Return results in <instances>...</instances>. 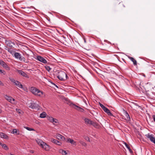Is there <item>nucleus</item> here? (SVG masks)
Here are the masks:
<instances>
[{
  "label": "nucleus",
  "mask_w": 155,
  "mask_h": 155,
  "mask_svg": "<svg viewBox=\"0 0 155 155\" xmlns=\"http://www.w3.org/2000/svg\"><path fill=\"white\" fill-rule=\"evenodd\" d=\"M30 90L31 93L35 95L41 97H44L45 94L42 91L34 87H31Z\"/></svg>",
  "instance_id": "obj_1"
},
{
  "label": "nucleus",
  "mask_w": 155,
  "mask_h": 155,
  "mask_svg": "<svg viewBox=\"0 0 155 155\" xmlns=\"http://www.w3.org/2000/svg\"><path fill=\"white\" fill-rule=\"evenodd\" d=\"M36 141L38 145L46 151H48L51 149L50 147L46 143L43 142L41 140L37 139Z\"/></svg>",
  "instance_id": "obj_2"
},
{
  "label": "nucleus",
  "mask_w": 155,
  "mask_h": 155,
  "mask_svg": "<svg viewBox=\"0 0 155 155\" xmlns=\"http://www.w3.org/2000/svg\"><path fill=\"white\" fill-rule=\"evenodd\" d=\"M57 78L58 79L62 81H65L67 79L68 76L66 73L63 71H60L58 72L57 75Z\"/></svg>",
  "instance_id": "obj_3"
},
{
  "label": "nucleus",
  "mask_w": 155,
  "mask_h": 155,
  "mask_svg": "<svg viewBox=\"0 0 155 155\" xmlns=\"http://www.w3.org/2000/svg\"><path fill=\"white\" fill-rule=\"evenodd\" d=\"M28 107L33 109L38 110L39 108V104L37 103L36 101L35 102H32L29 104Z\"/></svg>",
  "instance_id": "obj_4"
},
{
  "label": "nucleus",
  "mask_w": 155,
  "mask_h": 155,
  "mask_svg": "<svg viewBox=\"0 0 155 155\" xmlns=\"http://www.w3.org/2000/svg\"><path fill=\"white\" fill-rule=\"evenodd\" d=\"M5 97L7 100L12 104H16V102L15 101V100L11 97L6 95Z\"/></svg>",
  "instance_id": "obj_5"
},
{
  "label": "nucleus",
  "mask_w": 155,
  "mask_h": 155,
  "mask_svg": "<svg viewBox=\"0 0 155 155\" xmlns=\"http://www.w3.org/2000/svg\"><path fill=\"white\" fill-rule=\"evenodd\" d=\"M14 56L17 59H19L21 61H24L25 58L22 56H21V54L18 52H15L14 54Z\"/></svg>",
  "instance_id": "obj_6"
},
{
  "label": "nucleus",
  "mask_w": 155,
  "mask_h": 155,
  "mask_svg": "<svg viewBox=\"0 0 155 155\" xmlns=\"http://www.w3.org/2000/svg\"><path fill=\"white\" fill-rule=\"evenodd\" d=\"M48 119L50 122L52 123L54 125H58L59 124L58 120L52 117H49Z\"/></svg>",
  "instance_id": "obj_7"
},
{
  "label": "nucleus",
  "mask_w": 155,
  "mask_h": 155,
  "mask_svg": "<svg viewBox=\"0 0 155 155\" xmlns=\"http://www.w3.org/2000/svg\"><path fill=\"white\" fill-rule=\"evenodd\" d=\"M36 59L45 64H47L48 62L46 59L42 56L40 55L37 56Z\"/></svg>",
  "instance_id": "obj_8"
},
{
  "label": "nucleus",
  "mask_w": 155,
  "mask_h": 155,
  "mask_svg": "<svg viewBox=\"0 0 155 155\" xmlns=\"http://www.w3.org/2000/svg\"><path fill=\"white\" fill-rule=\"evenodd\" d=\"M70 105L71 107H72L73 108H74L76 110H77L78 111H80L81 112H83L84 110L83 109L81 108V107L74 104L71 103L70 104Z\"/></svg>",
  "instance_id": "obj_9"
},
{
  "label": "nucleus",
  "mask_w": 155,
  "mask_h": 155,
  "mask_svg": "<svg viewBox=\"0 0 155 155\" xmlns=\"http://www.w3.org/2000/svg\"><path fill=\"white\" fill-rule=\"evenodd\" d=\"M0 65L7 70H9L10 68L8 65L2 60H0Z\"/></svg>",
  "instance_id": "obj_10"
},
{
  "label": "nucleus",
  "mask_w": 155,
  "mask_h": 155,
  "mask_svg": "<svg viewBox=\"0 0 155 155\" xmlns=\"http://www.w3.org/2000/svg\"><path fill=\"white\" fill-rule=\"evenodd\" d=\"M18 72V73L22 76L23 77H25L26 78H28V75L23 71L21 70H17Z\"/></svg>",
  "instance_id": "obj_11"
},
{
  "label": "nucleus",
  "mask_w": 155,
  "mask_h": 155,
  "mask_svg": "<svg viewBox=\"0 0 155 155\" xmlns=\"http://www.w3.org/2000/svg\"><path fill=\"white\" fill-rule=\"evenodd\" d=\"M56 138L59 140H65V138L60 134H57L56 135Z\"/></svg>",
  "instance_id": "obj_12"
},
{
  "label": "nucleus",
  "mask_w": 155,
  "mask_h": 155,
  "mask_svg": "<svg viewBox=\"0 0 155 155\" xmlns=\"http://www.w3.org/2000/svg\"><path fill=\"white\" fill-rule=\"evenodd\" d=\"M14 84L19 88L23 89L24 90H25L24 88H23L22 85L21 84L20 82L17 81Z\"/></svg>",
  "instance_id": "obj_13"
},
{
  "label": "nucleus",
  "mask_w": 155,
  "mask_h": 155,
  "mask_svg": "<svg viewBox=\"0 0 155 155\" xmlns=\"http://www.w3.org/2000/svg\"><path fill=\"white\" fill-rule=\"evenodd\" d=\"M66 142L67 143H70L72 145H74L75 146L76 145V142L75 141H74L73 140L71 139V138H68L66 140Z\"/></svg>",
  "instance_id": "obj_14"
},
{
  "label": "nucleus",
  "mask_w": 155,
  "mask_h": 155,
  "mask_svg": "<svg viewBox=\"0 0 155 155\" xmlns=\"http://www.w3.org/2000/svg\"><path fill=\"white\" fill-rule=\"evenodd\" d=\"M103 110L105 112L107 113L108 115L110 116H112L113 115L112 113L110 112V110L106 107L103 109Z\"/></svg>",
  "instance_id": "obj_15"
},
{
  "label": "nucleus",
  "mask_w": 155,
  "mask_h": 155,
  "mask_svg": "<svg viewBox=\"0 0 155 155\" xmlns=\"http://www.w3.org/2000/svg\"><path fill=\"white\" fill-rule=\"evenodd\" d=\"M5 43L7 46L10 47H12V44H14L10 40H5Z\"/></svg>",
  "instance_id": "obj_16"
},
{
  "label": "nucleus",
  "mask_w": 155,
  "mask_h": 155,
  "mask_svg": "<svg viewBox=\"0 0 155 155\" xmlns=\"http://www.w3.org/2000/svg\"><path fill=\"white\" fill-rule=\"evenodd\" d=\"M147 137L149 139V140L153 142V140L155 139V137H154L153 135L152 134H148Z\"/></svg>",
  "instance_id": "obj_17"
},
{
  "label": "nucleus",
  "mask_w": 155,
  "mask_h": 155,
  "mask_svg": "<svg viewBox=\"0 0 155 155\" xmlns=\"http://www.w3.org/2000/svg\"><path fill=\"white\" fill-rule=\"evenodd\" d=\"M84 121L85 123L86 124L90 125H91L92 124V121L90 119L86 118L84 119Z\"/></svg>",
  "instance_id": "obj_18"
},
{
  "label": "nucleus",
  "mask_w": 155,
  "mask_h": 155,
  "mask_svg": "<svg viewBox=\"0 0 155 155\" xmlns=\"http://www.w3.org/2000/svg\"><path fill=\"white\" fill-rule=\"evenodd\" d=\"M59 151V153L62 154L63 155H65L67 154V153L65 150L62 149H60Z\"/></svg>",
  "instance_id": "obj_19"
},
{
  "label": "nucleus",
  "mask_w": 155,
  "mask_h": 155,
  "mask_svg": "<svg viewBox=\"0 0 155 155\" xmlns=\"http://www.w3.org/2000/svg\"><path fill=\"white\" fill-rule=\"evenodd\" d=\"M0 136L2 138L5 139L7 138L8 137L7 135L2 133H0Z\"/></svg>",
  "instance_id": "obj_20"
},
{
  "label": "nucleus",
  "mask_w": 155,
  "mask_h": 155,
  "mask_svg": "<svg viewBox=\"0 0 155 155\" xmlns=\"http://www.w3.org/2000/svg\"><path fill=\"white\" fill-rule=\"evenodd\" d=\"M129 58L132 61L134 65H136L137 64V61L133 57H130Z\"/></svg>",
  "instance_id": "obj_21"
},
{
  "label": "nucleus",
  "mask_w": 155,
  "mask_h": 155,
  "mask_svg": "<svg viewBox=\"0 0 155 155\" xmlns=\"http://www.w3.org/2000/svg\"><path fill=\"white\" fill-rule=\"evenodd\" d=\"M125 116L126 117V120H130V116L129 114H128V113L127 112H125Z\"/></svg>",
  "instance_id": "obj_22"
},
{
  "label": "nucleus",
  "mask_w": 155,
  "mask_h": 155,
  "mask_svg": "<svg viewBox=\"0 0 155 155\" xmlns=\"http://www.w3.org/2000/svg\"><path fill=\"white\" fill-rule=\"evenodd\" d=\"M0 145H1L5 150H8V148L5 144L2 143H0Z\"/></svg>",
  "instance_id": "obj_23"
},
{
  "label": "nucleus",
  "mask_w": 155,
  "mask_h": 155,
  "mask_svg": "<svg viewBox=\"0 0 155 155\" xmlns=\"http://www.w3.org/2000/svg\"><path fill=\"white\" fill-rule=\"evenodd\" d=\"M91 125H92L95 128H98L99 127V125L97 123L95 122H94L92 121V124Z\"/></svg>",
  "instance_id": "obj_24"
},
{
  "label": "nucleus",
  "mask_w": 155,
  "mask_h": 155,
  "mask_svg": "<svg viewBox=\"0 0 155 155\" xmlns=\"http://www.w3.org/2000/svg\"><path fill=\"white\" fill-rule=\"evenodd\" d=\"M46 114L45 112H43L40 114V117L41 118H44L46 117Z\"/></svg>",
  "instance_id": "obj_25"
},
{
  "label": "nucleus",
  "mask_w": 155,
  "mask_h": 155,
  "mask_svg": "<svg viewBox=\"0 0 155 155\" xmlns=\"http://www.w3.org/2000/svg\"><path fill=\"white\" fill-rule=\"evenodd\" d=\"M79 142L81 144L82 146L84 147H86L87 146V144L86 143H85L84 141L81 140H78Z\"/></svg>",
  "instance_id": "obj_26"
},
{
  "label": "nucleus",
  "mask_w": 155,
  "mask_h": 155,
  "mask_svg": "<svg viewBox=\"0 0 155 155\" xmlns=\"http://www.w3.org/2000/svg\"><path fill=\"white\" fill-rule=\"evenodd\" d=\"M12 133L13 134H19V131L16 129H13Z\"/></svg>",
  "instance_id": "obj_27"
},
{
  "label": "nucleus",
  "mask_w": 155,
  "mask_h": 155,
  "mask_svg": "<svg viewBox=\"0 0 155 155\" xmlns=\"http://www.w3.org/2000/svg\"><path fill=\"white\" fill-rule=\"evenodd\" d=\"M50 141L52 142L55 144L57 143V142H58V140H57L52 138L50 139Z\"/></svg>",
  "instance_id": "obj_28"
},
{
  "label": "nucleus",
  "mask_w": 155,
  "mask_h": 155,
  "mask_svg": "<svg viewBox=\"0 0 155 155\" xmlns=\"http://www.w3.org/2000/svg\"><path fill=\"white\" fill-rule=\"evenodd\" d=\"M45 68L48 72H50L52 68L50 67L48 65H46L45 66Z\"/></svg>",
  "instance_id": "obj_29"
},
{
  "label": "nucleus",
  "mask_w": 155,
  "mask_h": 155,
  "mask_svg": "<svg viewBox=\"0 0 155 155\" xmlns=\"http://www.w3.org/2000/svg\"><path fill=\"white\" fill-rule=\"evenodd\" d=\"M124 144L126 147L128 149V150L130 151V152L132 151L130 146L126 143L125 142Z\"/></svg>",
  "instance_id": "obj_30"
},
{
  "label": "nucleus",
  "mask_w": 155,
  "mask_h": 155,
  "mask_svg": "<svg viewBox=\"0 0 155 155\" xmlns=\"http://www.w3.org/2000/svg\"><path fill=\"white\" fill-rule=\"evenodd\" d=\"M9 80L12 82L13 83H14V84L15 83V82H16V81H17L15 80L13 78H12V77H9Z\"/></svg>",
  "instance_id": "obj_31"
},
{
  "label": "nucleus",
  "mask_w": 155,
  "mask_h": 155,
  "mask_svg": "<svg viewBox=\"0 0 155 155\" xmlns=\"http://www.w3.org/2000/svg\"><path fill=\"white\" fill-rule=\"evenodd\" d=\"M5 50H7L8 52H9L10 54H12L13 51L11 50V49L8 48H6L5 49Z\"/></svg>",
  "instance_id": "obj_32"
},
{
  "label": "nucleus",
  "mask_w": 155,
  "mask_h": 155,
  "mask_svg": "<svg viewBox=\"0 0 155 155\" xmlns=\"http://www.w3.org/2000/svg\"><path fill=\"white\" fill-rule=\"evenodd\" d=\"M24 127L26 129H27L29 131L33 130H34L32 128L28 127Z\"/></svg>",
  "instance_id": "obj_33"
},
{
  "label": "nucleus",
  "mask_w": 155,
  "mask_h": 155,
  "mask_svg": "<svg viewBox=\"0 0 155 155\" xmlns=\"http://www.w3.org/2000/svg\"><path fill=\"white\" fill-rule=\"evenodd\" d=\"M24 8L25 9V12H26L27 13H29L30 12H29L28 11V9H29V7H27V8H25H25Z\"/></svg>",
  "instance_id": "obj_34"
},
{
  "label": "nucleus",
  "mask_w": 155,
  "mask_h": 155,
  "mask_svg": "<svg viewBox=\"0 0 155 155\" xmlns=\"http://www.w3.org/2000/svg\"><path fill=\"white\" fill-rule=\"evenodd\" d=\"M16 110L17 112H18L19 114H21L22 112L21 110L19 109L16 108Z\"/></svg>",
  "instance_id": "obj_35"
},
{
  "label": "nucleus",
  "mask_w": 155,
  "mask_h": 155,
  "mask_svg": "<svg viewBox=\"0 0 155 155\" xmlns=\"http://www.w3.org/2000/svg\"><path fill=\"white\" fill-rule=\"evenodd\" d=\"M99 105L103 109L105 107L102 104H101L100 103H99Z\"/></svg>",
  "instance_id": "obj_36"
},
{
  "label": "nucleus",
  "mask_w": 155,
  "mask_h": 155,
  "mask_svg": "<svg viewBox=\"0 0 155 155\" xmlns=\"http://www.w3.org/2000/svg\"><path fill=\"white\" fill-rule=\"evenodd\" d=\"M85 139L87 141H90V139L89 138L87 137H84Z\"/></svg>",
  "instance_id": "obj_37"
},
{
  "label": "nucleus",
  "mask_w": 155,
  "mask_h": 155,
  "mask_svg": "<svg viewBox=\"0 0 155 155\" xmlns=\"http://www.w3.org/2000/svg\"><path fill=\"white\" fill-rule=\"evenodd\" d=\"M56 144L60 146L61 145L62 143L61 142L58 140V142H57V143Z\"/></svg>",
  "instance_id": "obj_38"
},
{
  "label": "nucleus",
  "mask_w": 155,
  "mask_h": 155,
  "mask_svg": "<svg viewBox=\"0 0 155 155\" xmlns=\"http://www.w3.org/2000/svg\"><path fill=\"white\" fill-rule=\"evenodd\" d=\"M152 117L153 118V121L155 122V115H153Z\"/></svg>",
  "instance_id": "obj_39"
},
{
  "label": "nucleus",
  "mask_w": 155,
  "mask_h": 155,
  "mask_svg": "<svg viewBox=\"0 0 155 155\" xmlns=\"http://www.w3.org/2000/svg\"><path fill=\"white\" fill-rule=\"evenodd\" d=\"M4 72V70H2L0 69V73H1V74L3 73Z\"/></svg>",
  "instance_id": "obj_40"
},
{
  "label": "nucleus",
  "mask_w": 155,
  "mask_h": 155,
  "mask_svg": "<svg viewBox=\"0 0 155 155\" xmlns=\"http://www.w3.org/2000/svg\"><path fill=\"white\" fill-rule=\"evenodd\" d=\"M51 84H53V85H54V86H55V87H57V88H58V86H57L56 84H55L54 83H53V82H51Z\"/></svg>",
  "instance_id": "obj_41"
},
{
  "label": "nucleus",
  "mask_w": 155,
  "mask_h": 155,
  "mask_svg": "<svg viewBox=\"0 0 155 155\" xmlns=\"http://www.w3.org/2000/svg\"><path fill=\"white\" fill-rule=\"evenodd\" d=\"M0 85L2 86H3L4 85V84L1 81H0Z\"/></svg>",
  "instance_id": "obj_42"
},
{
  "label": "nucleus",
  "mask_w": 155,
  "mask_h": 155,
  "mask_svg": "<svg viewBox=\"0 0 155 155\" xmlns=\"http://www.w3.org/2000/svg\"><path fill=\"white\" fill-rule=\"evenodd\" d=\"M29 152L31 153H34V151L33 150H30L29 151Z\"/></svg>",
  "instance_id": "obj_43"
},
{
  "label": "nucleus",
  "mask_w": 155,
  "mask_h": 155,
  "mask_svg": "<svg viewBox=\"0 0 155 155\" xmlns=\"http://www.w3.org/2000/svg\"><path fill=\"white\" fill-rule=\"evenodd\" d=\"M2 112V110L1 109H0V113H1Z\"/></svg>",
  "instance_id": "obj_44"
},
{
  "label": "nucleus",
  "mask_w": 155,
  "mask_h": 155,
  "mask_svg": "<svg viewBox=\"0 0 155 155\" xmlns=\"http://www.w3.org/2000/svg\"><path fill=\"white\" fill-rule=\"evenodd\" d=\"M84 41L85 43L86 42V41L85 39H84Z\"/></svg>",
  "instance_id": "obj_45"
},
{
  "label": "nucleus",
  "mask_w": 155,
  "mask_h": 155,
  "mask_svg": "<svg viewBox=\"0 0 155 155\" xmlns=\"http://www.w3.org/2000/svg\"><path fill=\"white\" fill-rule=\"evenodd\" d=\"M10 155H15L13 154H10Z\"/></svg>",
  "instance_id": "obj_46"
}]
</instances>
